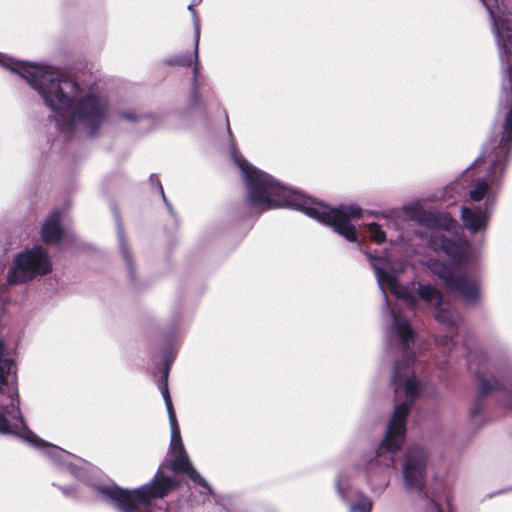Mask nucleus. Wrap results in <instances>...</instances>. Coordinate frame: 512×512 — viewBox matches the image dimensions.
<instances>
[{"label": "nucleus", "instance_id": "f257e3e1", "mask_svg": "<svg viewBox=\"0 0 512 512\" xmlns=\"http://www.w3.org/2000/svg\"><path fill=\"white\" fill-rule=\"evenodd\" d=\"M490 15L502 66L499 103L507 109L500 138L487 142L471 166L483 175L469 188L472 202L494 209L512 155V0H479Z\"/></svg>", "mask_w": 512, "mask_h": 512}, {"label": "nucleus", "instance_id": "f03ea898", "mask_svg": "<svg viewBox=\"0 0 512 512\" xmlns=\"http://www.w3.org/2000/svg\"><path fill=\"white\" fill-rule=\"evenodd\" d=\"M235 164L241 170L246 186V199L258 212L287 207L299 210L307 216L327 225L349 242H356L358 232L352 219L362 215V209L355 204L332 208L322 202L307 197L298 190L286 187L271 175L250 165L232 151Z\"/></svg>", "mask_w": 512, "mask_h": 512}, {"label": "nucleus", "instance_id": "7ed1b4c3", "mask_svg": "<svg viewBox=\"0 0 512 512\" xmlns=\"http://www.w3.org/2000/svg\"><path fill=\"white\" fill-rule=\"evenodd\" d=\"M14 369L15 363L6 356L5 345L0 340V433L18 435L41 450L58 467L54 485L66 496H73L75 486L66 484V478L87 482L90 465L60 447L42 441L26 427L19 407L18 390L14 385H8V377Z\"/></svg>", "mask_w": 512, "mask_h": 512}, {"label": "nucleus", "instance_id": "20e7f679", "mask_svg": "<svg viewBox=\"0 0 512 512\" xmlns=\"http://www.w3.org/2000/svg\"><path fill=\"white\" fill-rule=\"evenodd\" d=\"M402 362H395L391 378L395 391V400L405 394V400L396 404L394 412L387 424L385 437L375 452L365 464L367 484L372 491H384L390 482L389 471L394 465L393 454L399 451L406 437V420L411 406L421 390V383L415 376H409L402 371Z\"/></svg>", "mask_w": 512, "mask_h": 512}, {"label": "nucleus", "instance_id": "39448f33", "mask_svg": "<svg viewBox=\"0 0 512 512\" xmlns=\"http://www.w3.org/2000/svg\"><path fill=\"white\" fill-rule=\"evenodd\" d=\"M0 66L24 79L54 114L58 129L67 134V74L46 63L19 61L0 53Z\"/></svg>", "mask_w": 512, "mask_h": 512}, {"label": "nucleus", "instance_id": "423d86ee", "mask_svg": "<svg viewBox=\"0 0 512 512\" xmlns=\"http://www.w3.org/2000/svg\"><path fill=\"white\" fill-rule=\"evenodd\" d=\"M364 253L374 270L378 287L383 294V313H388L392 319L391 327L387 332L388 341L398 346L403 360L408 363L413 358L410 346L414 342L415 331L406 316L390 307L386 289H389L397 298L403 299L411 308L416 306L417 298L407 288L399 285L398 275L402 269H391L390 261L387 258L378 257L367 249L364 250Z\"/></svg>", "mask_w": 512, "mask_h": 512}, {"label": "nucleus", "instance_id": "0eeeda50", "mask_svg": "<svg viewBox=\"0 0 512 512\" xmlns=\"http://www.w3.org/2000/svg\"><path fill=\"white\" fill-rule=\"evenodd\" d=\"M402 212L410 219L426 224L430 248L437 253H443L452 264L462 267L473 262L471 244L454 233L457 223L449 215L426 212L419 202L403 205Z\"/></svg>", "mask_w": 512, "mask_h": 512}, {"label": "nucleus", "instance_id": "6e6552de", "mask_svg": "<svg viewBox=\"0 0 512 512\" xmlns=\"http://www.w3.org/2000/svg\"><path fill=\"white\" fill-rule=\"evenodd\" d=\"M177 486L176 481L158 471L152 481L136 489H124L110 483L96 486V493L117 512H153L152 501L168 495Z\"/></svg>", "mask_w": 512, "mask_h": 512}, {"label": "nucleus", "instance_id": "1a4fd4ad", "mask_svg": "<svg viewBox=\"0 0 512 512\" xmlns=\"http://www.w3.org/2000/svg\"><path fill=\"white\" fill-rule=\"evenodd\" d=\"M470 365L476 367L479 392L469 409V419L472 424L478 425V417L484 407V397L500 388H506L504 379L508 373V362L498 352L479 350L473 355Z\"/></svg>", "mask_w": 512, "mask_h": 512}, {"label": "nucleus", "instance_id": "9d476101", "mask_svg": "<svg viewBox=\"0 0 512 512\" xmlns=\"http://www.w3.org/2000/svg\"><path fill=\"white\" fill-rule=\"evenodd\" d=\"M427 451L418 445L407 449L401 461V476L406 493L414 499L419 512H442L426 491Z\"/></svg>", "mask_w": 512, "mask_h": 512}, {"label": "nucleus", "instance_id": "9b49d317", "mask_svg": "<svg viewBox=\"0 0 512 512\" xmlns=\"http://www.w3.org/2000/svg\"><path fill=\"white\" fill-rule=\"evenodd\" d=\"M4 269V265L0 263V292L7 285L23 284L37 276L49 274L52 271V262L43 247L34 246L14 256L13 265L9 268L5 281L2 278Z\"/></svg>", "mask_w": 512, "mask_h": 512}, {"label": "nucleus", "instance_id": "f8f14e48", "mask_svg": "<svg viewBox=\"0 0 512 512\" xmlns=\"http://www.w3.org/2000/svg\"><path fill=\"white\" fill-rule=\"evenodd\" d=\"M170 451L172 454L171 466L175 472L187 475L191 481L197 483L203 488L204 494L210 493L211 489L204 478L193 467L183 445L179 426L170 427Z\"/></svg>", "mask_w": 512, "mask_h": 512}, {"label": "nucleus", "instance_id": "ddd939ff", "mask_svg": "<svg viewBox=\"0 0 512 512\" xmlns=\"http://www.w3.org/2000/svg\"><path fill=\"white\" fill-rule=\"evenodd\" d=\"M334 485L348 512H372L371 498L350 484L346 472L341 471L337 474Z\"/></svg>", "mask_w": 512, "mask_h": 512}, {"label": "nucleus", "instance_id": "4468645a", "mask_svg": "<svg viewBox=\"0 0 512 512\" xmlns=\"http://www.w3.org/2000/svg\"><path fill=\"white\" fill-rule=\"evenodd\" d=\"M448 290L455 293L467 305H477L483 300V289L479 279L468 273L455 275L448 281Z\"/></svg>", "mask_w": 512, "mask_h": 512}, {"label": "nucleus", "instance_id": "2eb2a0df", "mask_svg": "<svg viewBox=\"0 0 512 512\" xmlns=\"http://www.w3.org/2000/svg\"><path fill=\"white\" fill-rule=\"evenodd\" d=\"M494 209L481 205H465L461 208L463 227L471 234H484L489 226Z\"/></svg>", "mask_w": 512, "mask_h": 512}, {"label": "nucleus", "instance_id": "dca6fc26", "mask_svg": "<svg viewBox=\"0 0 512 512\" xmlns=\"http://www.w3.org/2000/svg\"><path fill=\"white\" fill-rule=\"evenodd\" d=\"M64 235V231L60 225L59 211H53L45 220L41 229V236L45 243H56Z\"/></svg>", "mask_w": 512, "mask_h": 512}, {"label": "nucleus", "instance_id": "f3484780", "mask_svg": "<svg viewBox=\"0 0 512 512\" xmlns=\"http://www.w3.org/2000/svg\"><path fill=\"white\" fill-rule=\"evenodd\" d=\"M434 309L435 320L446 327H456L462 320L461 314L456 309L452 308L449 303L444 302V300Z\"/></svg>", "mask_w": 512, "mask_h": 512}, {"label": "nucleus", "instance_id": "a211bd4d", "mask_svg": "<svg viewBox=\"0 0 512 512\" xmlns=\"http://www.w3.org/2000/svg\"><path fill=\"white\" fill-rule=\"evenodd\" d=\"M199 38H200V31L197 28L196 33L194 35V52H193V61H192V63L194 64V68H193V80H192V91H191L192 100L196 105L200 104V102H201L200 83L198 81Z\"/></svg>", "mask_w": 512, "mask_h": 512}, {"label": "nucleus", "instance_id": "6ab92c4d", "mask_svg": "<svg viewBox=\"0 0 512 512\" xmlns=\"http://www.w3.org/2000/svg\"><path fill=\"white\" fill-rule=\"evenodd\" d=\"M118 116L121 120L131 124L147 122L149 124V128H153L157 123V118L154 115L132 108L120 111Z\"/></svg>", "mask_w": 512, "mask_h": 512}, {"label": "nucleus", "instance_id": "aec40b11", "mask_svg": "<svg viewBox=\"0 0 512 512\" xmlns=\"http://www.w3.org/2000/svg\"><path fill=\"white\" fill-rule=\"evenodd\" d=\"M417 293L419 298L430 308H435L443 300L442 294L431 284H418Z\"/></svg>", "mask_w": 512, "mask_h": 512}, {"label": "nucleus", "instance_id": "412c9836", "mask_svg": "<svg viewBox=\"0 0 512 512\" xmlns=\"http://www.w3.org/2000/svg\"><path fill=\"white\" fill-rule=\"evenodd\" d=\"M427 268L432 274L438 276L443 281L446 288L448 287V281L452 280L455 276L446 264L437 259H430L427 262Z\"/></svg>", "mask_w": 512, "mask_h": 512}, {"label": "nucleus", "instance_id": "4be33fe9", "mask_svg": "<svg viewBox=\"0 0 512 512\" xmlns=\"http://www.w3.org/2000/svg\"><path fill=\"white\" fill-rule=\"evenodd\" d=\"M158 386H159V390L162 394V397L165 401V406H166L167 413H168L170 427L176 426V425H178V422H177L176 415H175L173 405H172V401L170 398L168 383H159Z\"/></svg>", "mask_w": 512, "mask_h": 512}, {"label": "nucleus", "instance_id": "5701e85b", "mask_svg": "<svg viewBox=\"0 0 512 512\" xmlns=\"http://www.w3.org/2000/svg\"><path fill=\"white\" fill-rule=\"evenodd\" d=\"M366 230L371 241L382 244L386 241V231L376 222L367 224Z\"/></svg>", "mask_w": 512, "mask_h": 512}, {"label": "nucleus", "instance_id": "b1692460", "mask_svg": "<svg viewBox=\"0 0 512 512\" xmlns=\"http://www.w3.org/2000/svg\"><path fill=\"white\" fill-rule=\"evenodd\" d=\"M117 238H118V243H119V248H120L121 255H122V257H123V259H124V261L126 263L127 269L131 273V271H132V259H131V256L129 254V250H128V247H127V244H126V241H125V237H124V233H123L122 227L120 226L119 223L117 224Z\"/></svg>", "mask_w": 512, "mask_h": 512}, {"label": "nucleus", "instance_id": "393cba45", "mask_svg": "<svg viewBox=\"0 0 512 512\" xmlns=\"http://www.w3.org/2000/svg\"><path fill=\"white\" fill-rule=\"evenodd\" d=\"M176 352L173 349H167L164 353V369L162 371L159 383H168L170 367L175 359Z\"/></svg>", "mask_w": 512, "mask_h": 512}, {"label": "nucleus", "instance_id": "a878e982", "mask_svg": "<svg viewBox=\"0 0 512 512\" xmlns=\"http://www.w3.org/2000/svg\"><path fill=\"white\" fill-rule=\"evenodd\" d=\"M193 58L187 53H180L173 55L166 59V64L169 66L187 67L192 64Z\"/></svg>", "mask_w": 512, "mask_h": 512}, {"label": "nucleus", "instance_id": "bb28decb", "mask_svg": "<svg viewBox=\"0 0 512 512\" xmlns=\"http://www.w3.org/2000/svg\"><path fill=\"white\" fill-rule=\"evenodd\" d=\"M436 342L439 346L444 349V352L451 351L453 346V340L450 336H442L436 339Z\"/></svg>", "mask_w": 512, "mask_h": 512}, {"label": "nucleus", "instance_id": "cd10ccee", "mask_svg": "<svg viewBox=\"0 0 512 512\" xmlns=\"http://www.w3.org/2000/svg\"><path fill=\"white\" fill-rule=\"evenodd\" d=\"M498 354H499L501 357H503L504 359H506V360H507V362H508V373L506 374V377H505V379H504V383H505V387H506V388H500V390H507V391H509V392L511 393V395H512V377H511V372H510V362H509V359H508L506 356H504V355H502V354H500V353H498Z\"/></svg>", "mask_w": 512, "mask_h": 512}, {"label": "nucleus", "instance_id": "c85d7f7f", "mask_svg": "<svg viewBox=\"0 0 512 512\" xmlns=\"http://www.w3.org/2000/svg\"><path fill=\"white\" fill-rule=\"evenodd\" d=\"M167 335L168 337L175 336L178 333V325L176 323H173L168 329H167Z\"/></svg>", "mask_w": 512, "mask_h": 512}, {"label": "nucleus", "instance_id": "c756f323", "mask_svg": "<svg viewBox=\"0 0 512 512\" xmlns=\"http://www.w3.org/2000/svg\"><path fill=\"white\" fill-rule=\"evenodd\" d=\"M195 5H192V3L188 6V10L192 13V16H193V19H194V24H195V30L198 28L199 29V26H198V21H197V17H196V12L195 10L193 9Z\"/></svg>", "mask_w": 512, "mask_h": 512}, {"label": "nucleus", "instance_id": "7c9ffc66", "mask_svg": "<svg viewBox=\"0 0 512 512\" xmlns=\"http://www.w3.org/2000/svg\"><path fill=\"white\" fill-rule=\"evenodd\" d=\"M202 2V0H192V5H198Z\"/></svg>", "mask_w": 512, "mask_h": 512}, {"label": "nucleus", "instance_id": "2f4dec72", "mask_svg": "<svg viewBox=\"0 0 512 512\" xmlns=\"http://www.w3.org/2000/svg\"><path fill=\"white\" fill-rule=\"evenodd\" d=\"M160 192H161V195H162L164 201L166 202V197H165V194H164L162 186H160Z\"/></svg>", "mask_w": 512, "mask_h": 512}]
</instances>
